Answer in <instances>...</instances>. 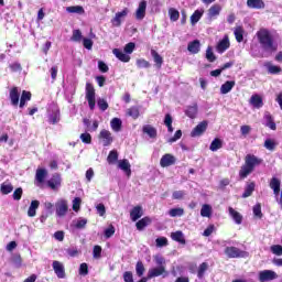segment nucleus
Listing matches in <instances>:
<instances>
[{
  "label": "nucleus",
  "mask_w": 282,
  "mask_h": 282,
  "mask_svg": "<svg viewBox=\"0 0 282 282\" xmlns=\"http://www.w3.org/2000/svg\"><path fill=\"white\" fill-rule=\"evenodd\" d=\"M257 39L264 52H276L278 46L272 39L270 31L262 29L257 32Z\"/></svg>",
  "instance_id": "obj_1"
},
{
  "label": "nucleus",
  "mask_w": 282,
  "mask_h": 282,
  "mask_svg": "<svg viewBox=\"0 0 282 282\" xmlns=\"http://www.w3.org/2000/svg\"><path fill=\"white\" fill-rule=\"evenodd\" d=\"M263 160L257 158L253 154H247L245 158V164L241 166L239 171V176L241 180H246L254 171V166H259Z\"/></svg>",
  "instance_id": "obj_2"
},
{
  "label": "nucleus",
  "mask_w": 282,
  "mask_h": 282,
  "mask_svg": "<svg viewBox=\"0 0 282 282\" xmlns=\"http://www.w3.org/2000/svg\"><path fill=\"white\" fill-rule=\"evenodd\" d=\"M86 100L88 102L89 109L94 111V109H96V89L91 83L86 84Z\"/></svg>",
  "instance_id": "obj_3"
},
{
  "label": "nucleus",
  "mask_w": 282,
  "mask_h": 282,
  "mask_svg": "<svg viewBox=\"0 0 282 282\" xmlns=\"http://www.w3.org/2000/svg\"><path fill=\"white\" fill-rule=\"evenodd\" d=\"M225 254L229 259H246V258H248V252L243 251L237 247H227L225 249Z\"/></svg>",
  "instance_id": "obj_4"
},
{
  "label": "nucleus",
  "mask_w": 282,
  "mask_h": 282,
  "mask_svg": "<svg viewBox=\"0 0 282 282\" xmlns=\"http://www.w3.org/2000/svg\"><path fill=\"white\" fill-rule=\"evenodd\" d=\"M98 139L102 147H111L113 143V134H111V131L106 129L99 132Z\"/></svg>",
  "instance_id": "obj_5"
},
{
  "label": "nucleus",
  "mask_w": 282,
  "mask_h": 282,
  "mask_svg": "<svg viewBox=\"0 0 282 282\" xmlns=\"http://www.w3.org/2000/svg\"><path fill=\"white\" fill-rule=\"evenodd\" d=\"M127 14H129V9L127 8L120 12H117L115 14V18L111 20V24L113 25V28H120V25H122V21L127 19Z\"/></svg>",
  "instance_id": "obj_6"
},
{
  "label": "nucleus",
  "mask_w": 282,
  "mask_h": 282,
  "mask_svg": "<svg viewBox=\"0 0 282 282\" xmlns=\"http://www.w3.org/2000/svg\"><path fill=\"white\" fill-rule=\"evenodd\" d=\"M221 14V4L215 3L207 10L208 21H215Z\"/></svg>",
  "instance_id": "obj_7"
},
{
  "label": "nucleus",
  "mask_w": 282,
  "mask_h": 282,
  "mask_svg": "<svg viewBox=\"0 0 282 282\" xmlns=\"http://www.w3.org/2000/svg\"><path fill=\"white\" fill-rule=\"evenodd\" d=\"M55 207H56L57 217H65L67 215V210L69 208L67 205V200L65 199L57 200L55 204Z\"/></svg>",
  "instance_id": "obj_8"
},
{
  "label": "nucleus",
  "mask_w": 282,
  "mask_h": 282,
  "mask_svg": "<svg viewBox=\"0 0 282 282\" xmlns=\"http://www.w3.org/2000/svg\"><path fill=\"white\" fill-rule=\"evenodd\" d=\"M276 272L272 270H263L259 272V281L260 282H268V281H274V279H278Z\"/></svg>",
  "instance_id": "obj_9"
},
{
  "label": "nucleus",
  "mask_w": 282,
  "mask_h": 282,
  "mask_svg": "<svg viewBox=\"0 0 282 282\" xmlns=\"http://www.w3.org/2000/svg\"><path fill=\"white\" fill-rule=\"evenodd\" d=\"M53 270L57 276V279H65V264L58 260H54L52 263Z\"/></svg>",
  "instance_id": "obj_10"
},
{
  "label": "nucleus",
  "mask_w": 282,
  "mask_h": 282,
  "mask_svg": "<svg viewBox=\"0 0 282 282\" xmlns=\"http://www.w3.org/2000/svg\"><path fill=\"white\" fill-rule=\"evenodd\" d=\"M206 129H208V122L202 121L193 129V131L191 132V137L199 138V135H203L206 132Z\"/></svg>",
  "instance_id": "obj_11"
},
{
  "label": "nucleus",
  "mask_w": 282,
  "mask_h": 282,
  "mask_svg": "<svg viewBox=\"0 0 282 282\" xmlns=\"http://www.w3.org/2000/svg\"><path fill=\"white\" fill-rule=\"evenodd\" d=\"M175 162H177V159H175V156L173 154H164L161 160H160V165L162 166V169H166L169 166H173V164H175Z\"/></svg>",
  "instance_id": "obj_12"
},
{
  "label": "nucleus",
  "mask_w": 282,
  "mask_h": 282,
  "mask_svg": "<svg viewBox=\"0 0 282 282\" xmlns=\"http://www.w3.org/2000/svg\"><path fill=\"white\" fill-rule=\"evenodd\" d=\"M61 120V111L56 106H53L51 110H48V122L51 124H56Z\"/></svg>",
  "instance_id": "obj_13"
},
{
  "label": "nucleus",
  "mask_w": 282,
  "mask_h": 282,
  "mask_svg": "<svg viewBox=\"0 0 282 282\" xmlns=\"http://www.w3.org/2000/svg\"><path fill=\"white\" fill-rule=\"evenodd\" d=\"M63 180L61 178L59 174H54L48 181H47V186H50V188L52 191H58V188H61V184H62Z\"/></svg>",
  "instance_id": "obj_14"
},
{
  "label": "nucleus",
  "mask_w": 282,
  "mask_h": 282,
  "mask_svg": "<svg viewBox=\"0 0 282 282\" xmlns=\"http://www.w3.org/2000/svg\"><path fill=\"white\" fill-rule=\"evenodd\" d=\"M144 17H147V1L142 0L139 3V7H138V9L135 11V19L138 21H142V19H144Z\"/></svg>",
  "instance_id": "obj_15"
},
{
  "label": "nucleus",
  "mask_w": 282,
  "mask_h": 282,
  "mask_svg": "<svg viewBox=\"0 0 282 282\" xmlns=\"http://www.w3.org/2000/svg\"><path fill=\"white\" fill-rule=\"evenodd\" d=\"M118 169L123 171V173H126L127 177H131V163H129V160H127V159L119 160Z\"/></svg>",
  "instance_id": "obj_16"
},
{
  "label": "nucleus",
  "mask_w": 282,
  "mask_h": 282,
  "mask_svg": "<svg viewBox=\"0 0 282 282\" xmlns=\"http://www.w3.org/2000/svg\"><path fill=\"white\" fill-rule=\"evenodd\" d=\"M20 97H21V94L19 93V88L18 87L11 88V90L9 93V98H10L11 105L13 107H18L19 106V98Z\"/></svg>",
  "instance_id": "obj_17"
},
{
  "label": "nucleus",
  "mask_w": 282,
  "mask_h": 282,
  "mask_svg": "<svg viewBox=\"0 0 282 282\" xmlns=\"http://www.w3.org/2000/svg\"><path fill=\"white\" fill-rule=\"evenodd\" d=\"M164 272H166V267H164V265L156 267V268L149 270L148 278L154 279L155 276H162V274H164Z\"/></svg>",
  "instance_id": "obj_18"
},
{
  "label": "nucleus",
  "mask_w": 282,
  "mask_h": 282,
  "mask_svg": "<svg viewBox=\"0 0 282 282\" xmlns=\"http://www.w3.org/2000/svg\"><path fill=\"white\" fill-rule=\"evenodd\" d=\"M112 54L116 56V58H118L119 61H121V63H129V61H131V56H129L128 54H126L120 48H115L112 50Z\"/></svg>",
  "instance_id": "obj_19"
},
{
  "label": "nucleus",
  "mask_w": 282,
  "mask_h": 282,
  "mask_svg": "<svg viewBox=\"0 0 282 282\" xmlns=\"http://www.w3.org/2000/svg\"><path fill=\"white\" fill-rule=\"evenodd\" d=\"M247 6L252 10H263L265 2H263V0H247Z\"/></svg>",
  "instance_id": "obj_20"
},
{
  "label": "nucleus",
  "mask_w": 282,
  "mask_h": 282,
  "mask_svg": "<svg viewBox=\"0 0 282 282\" xmlns=\"http://www.w3.org/2000/svg\"><path fill=\"white\" fill-rule=\"evenodd\" d=\"M249 104L251 107H254V109H261V107H263V99L259 95H252Z\"/></svg>",
  "instance_id": "obj_21"
},
{
  "label": "nucleus",
  "mask_w": 282,
  "mask_h": 282,
  "mask_svg": "<svg viewBox=\"0 0 282 282\" xmlns=\"http://www.w3.org/2000/svg\"><path fill=\"white\" fill-rule=\"evenodd\" d=\"M228 47H230V40H228V37H224L216 46V50L218 52V54H224V52H226V50H228Z\"/></svg>",
  "instance_id": "obj_22"
},
{
  "label": "nucleus",
  "mask_w": 282,
  "mask_h": 282,
  "mask_svg": "<svg viewBox=\"0 0 282 282\" xmlns=\"http://www.w3.org/2000/svg\"><path fill=\"white\" fill-rule=\"evenodd\" d=\"M200 47L202 44L199 43L198 40H194L193 42H189L187 45V50L188 52H191V54H199Z\"/></svg>",
  "instance_id": "obj_23"
},
{
  "label": "nucleus",
  "mask_w": 282,
  "mask_h": 282,
  "mask_svg": "<svg viewBox=\"0 0 282 282\" xmlns=\"http://www.w3.org/2000/svg\"><path fill=\"white\" fill-rule=\"evenodd\" d=\"M39 206H41V202L32 200L28 209V217H36V210H39Z\"/></svg>",
  "instance_id": "obj_24"
},
{
  "label": "nucleus",
  "mask_w": 282,
  "mask_h": 282,
  "mask_svg": "<svg viewBox=\"0 0 282 282\" xmlns=\"http://www.w3.org/2000/svg\"><path fill=\"white\" fill-rule=\"evenodd\" d=\"M110 127L115 133H119V131H122V120L120 118L111 119Z\"/></svg>",
  "instance_id": "obj_25"
},
{
  "label": "nucleus",
  "mask_w": 282,
  "mask_h": 282,
  "mask_svg": "<svg viewBox=\"0 0 282 282\" xmlns=\"http://www.w3.org/2000/svg\"><path fill=\"white\" fill-rule=\"evenodd\" d=\"M234 87H235V80H228L220 86V94L223 95L230 94Z\"/></svg>",
  "instance_id": "obj_26"
},
{
  "label": "nucleus",
  "mask_w": 282,
  "mask_h": 282,
  "mask_svg": "<svg viewBox=\"0 0 282 282\" xmlns=\"http://www.w3.org/2000/svg\"><path fill=\"white\" fill-rule=\"evenodd\" d=\"M143 212L141 206H135L131 212H130V218L132 221H138L140 217H142Z\"/></svg>",
  "instance_id": "obj_27"
},
{
  "label": "nucleus",
  "mask_w": 282,
  "mask_h": 282,
  "mask_svg": "<svg viewBox=\"0 0 282 282\" xmlns=\"http://www.w3.org/2000/svg\"><path fill=\"white\" fill-rule=\"evenodd\" d=\"M265 127H269L272 131H276V123H274V119L270 112L264 113Z\"/></svg>",
  "instance_id": "obj_28"
},
{
  "label": "nucleus",
  "mask_w": 282,
  "mask_h": 282,
  "mask_svg": "<svg viewBox=\"0 0 282 282\" xmlns=\"http://www.w3.org/2000/svg\"><path fill=\"white\" fill-rule=\"evenodd\" d=\"M45 177H47V170L37 169L35 173L36 182H39V184H43V182H45Z\"/></svg>",
  "instance_id": "obj_29"
},
{
  "label": "nucleus",
  "mask_w": 282,
  "mask_h": 282,
  "mask_svg": "<svg viewBox=\"0 0 282 282\" xmlns=\"http://www.w3.org/2000/svg\"><path fill=\"white\" fill-rule=\"evenodd\" d=\"M229 215L232 217L235 224L241 225V221H243V217L239 212L235 210V208L229 207Z\"/></svg>",
  "instance_id": "obj_30"
},
{
  "label": "nucleus",
  "mask_w": 282,
  "mask_h": 282,
  "mask_svg": "<svg viewBox=\"0 0 282 282\" xmlns=\"http://www.w3.org/2000/svg\"><path fill=\"white\" fill-rule=\"evenodd\" d=\"M32 100V93L28 90L22 91V96L20 98V109H23L25 107V102Z\"/></svg>",
  "instance_id": "obj_31"
},
{
  "label": "nucleus",
  "mask_w": 282,
  "mask_h": 282,
  "mask_svg": "<svg viewBox=\"0 0 282 282\" xmlns=\"http://www.w3.org/2000/svg\"><path fill=\"white\" fill-rule=\"evenodd\" d=\"M126 113L130 118H133V120H138V118H140V108H138L137 106H132L131 108H128L126 110Z\"/></svg>",
  "instance_id": "obj_32"
},
{
  "label": "nucleus",
  "mask_w": 282,
  "mask_h": 282,
  "mask_svg": "<svg viewBox=\"0 0 282 282\" xmlns=\"http://www.w3.org/2000/svg\"><path fill=\"white\" fill-rule=\"evenodd\" d=\"M264 67L267 68V72H268L269 74H272V75H276V74H279L280 72H282V69H281L280 66H276V65H274V64H272V63H270V62H267V63L264 64Z\"/></svg>",
  "instance_id": "obj_33"
},
{
  "label": "nucleus",
  "mask_w": 282,
  "mask_h": 282,
  "mask_svg": "<svg viewBox=\"0 0 282 282\" xmlns=\"http://www.w3.org/2000/svg\"><path fill=\"white\" fill-rule=\"evenodd\" d=\"M142 131L143 133H147L149 138H158V130L153 128V126H150V124L143 126Z\"/></svg>",
  "instance_id": "obj_34"
},
{
  "label": "nucleus",
  "mask_w": 282,
  "mask_h": 282,
  "mask_svg": "<svg viewBox=\"0 0 282 282\" xmlns=\"http://www.w3.org/2000/svg\"><path fill=\"white\" fill-rule=\"evenodd\" d=\"M173 241H177V243H182L183 246L186 243V239L184 238V232L175 231L171 234Z\"/></svg>",
  "instance_id": "obj_35"
},
{
  "label": "nucleus",
  "mask_w": 282,
  "mask_h": 282,
  "mask_svg": "<svg viewBox=\"0 0 282 282\" xmlns=\"http://www.w3.org/2000/svg\"><path fill=\"white\" fill-rule=\"evenodd\" d=\"M0 191L2 195H10V193L14 191V186H12V183L10 182H4L1 184Z\"/></svg>",
  "instance_id": "obj_36"
},
{
  "label": "nucleus",
  "mask_w": 282,
  "mask_h": 282,
  "mask_svg": "<svg viewBox=\"0 0 282 282\" xmlns=\"http://www.w3.org/2000/svg\"><path fill=\"white\" fill-rule=\"evenodd\" d=\"M185 115L192 120L197 118V104L187 107V109L185 110Z\"/></svg>",
  "instance_id": "obj_37"
},
{
  "label": "nucleus",
  "mask_w": 282,
  "mask_h": 282,
  "mask_svg": "<svg viewBox=\"0 0 282 282\" xmlns=\"http://www.w3.org/2000/svg\"><path fill=\"white\" fill-rule=\"evenodd\" d=\"M278 145L279 143L274 139H265L264 141V149H267V151H274Z\"/></svg>",
  "instance_id": "obj_38"
},
{
  "label": "nucleus",
  "mask_w": 282,
  "mask_h": 282,
  "mask_svg": "<svg viewBox=\"0 0 282 282\" xmlns=\"http://www.w3.org/2000/svg\"><path fill=\"white\" fill-rule=\"evenodd\" d=\"M66 12H68L69 14H84L85 9H83V7L80 6H73V7H67Z\"/></svg>",
  "instance_id": "obj_39"
},
{
  "label": "nucleus",
  "mask_w": 282,
  "mask_h": 282,
  "mask_svg": "<svg viewBox=\"0 0 282 282\" xmlns=\"http://www.w3.org/2000/svg\"><path fill=\"white\" fill-rule=\"evenodd\" d=\"M221 147H224V141H221V139H214L209 145V149L210 151L215 152V151H219Z\"/></svg>",
  "instance_id": "obj_40"
},
{
  "label": "nucleus",
  "mask_w": 282,
  "mask_h": 282,
  "mask_svg": "<svg viewBox=\"0 0 282 282\" xmlns=\"http://www.w3.org/2000/svg\"><path fill=\"white\" fill-rule=\"evenodd\" d=\"M204 17V10H196L191 17L192 25H195Z\"/></svg>",
  "instance_id": "obj_41"
},
{
  "label": "nucleus",
  "mask_w": 282,
  "mask_h": 282,
  "mask_svg": "<svg viewBox=\"0 0 282 282\" xmlns=\"http://www.w3.org/2000/svg\"><path fill=\"white\" fill-rule=\"evenodd\" d=\"M149 224H151V219L149 217H144L141 220L137 221V229L144 230V228H147Z\"/></svg>",
  "instance_id": "obj_42"
},
{
  "label": "nucleus",
  "mask_w": 282,
  "mask_h": 282,
  "mask_svg": "<svg viewBox=\"0 0 282 282\" xmlns=\"http://www.w3.org/2000/svg\"><path fill=\"white\" fill-rule=\"evenodd\" d=\"M200 215L202 217H210V215H213V207L208 204L203 205L200 209Z\"/></svg>",
  "instance_id": "obj_43"
},
{
  "label": "nucleus",
  "mask_w": 282,
  "mask_h": 282,
  "mask_svg": "<svg viewBox=\"0 0 282 282\" xmlns=\"http://www.w3.org/2000/svg\"><path fill=\"white\" fill-rule=\"evenodd\" d=\"M151 56L153 57L154 63H156L158 68L162 67L164 59L155 52V50L151 51Z\"/></svg>",
  "instance_id": "obj_44"
},
{
  "label": "nucleus",
  "mask_w": 282,
  "mask_h": 282,
  "mask_svg": "<svg viewBox=\"0 0 282 282\" xmlns=\"http://www.w3.org/2000/svg\"><path fill=\"white\" fill-rule=\"evenodd\" d=\"M254 183H249L246 188H245V193L242 194V197L246 199L247 197H250V195H252V193H254Z\"/></svg>",
  "instance_id": "obj_45"
},
{
  "label": "nucleus",
  "mask_w": 282,
  "mask_h": 282,
  "mask_svg": "<svg viewBox=\"0 0 282 282\" xmlns=\"http://www.w3.org/2000/svg\"><path fill=\"white\" fill-rule=\"evenodd\" d=\"M73 226L77 229H83L87 226V218H79L73 221Z\"/></svg>",
  "instance_id": "obj_46"
},
{
  "label": "nucleus",
  "mask_w": 282,
  "mask_h": 282,
  "mask_svg": "<svg viewBox=\"0 0 282 282\" xmlns=\"http://www.w3.org/2000/svg\"><path fill=\"white\" fill-rule=\"evenodd\" d=\"M107 162L109 164H116V162H118V151L116 150L110 151L107 158Z\"/></svg>",
  "instance_id": "obj_47"
},
{
  "label": "nucleus",
  "mask_w": 282,
  "mask_h": 282,
  "mask_svg": "<svg viewBox=\"0 0 282 282\" xmlns=\"http://www.w3.org/2000/svg\"><path fill=\"white\" fill-rule=\"evenodd\" d=\"M234 34L238 43H241V41H243V28L241 26L236 28L234 31Z\"/></svg>",
  "instance_id": "obj_48"
},
{
  "label": "nucleus",
  "mask_w": 282,
  "mask_h": 282,
  "mask_svg": "<svg viewBox=\"0 0 282 282\" xmlns=\"http://www.w3.org/2000/svg\"><path fill=\"white\" fill-rule=\"evenodd\" d=\"M170 217H182L184 215V208H172L169 210Z\"/></svg>",
  "instance_id": "obj_49"
},
{
  "label": "nucleus",
  "mask_w": 282,
  "mask_h": 282,
  "mask_svg": "<svg viewBox=\"0 0 282 282\" xmlns=\"http://www.w3.org/2000/svg\"><path fill=\"white\" fill-rule=\"evenodd\" d=\"M206 58L209 63H215V61H217V57L215 56L212 46H208L206 50Z\"/></svg>",
  "instance_id": "obj_50"
},
{
  "label": "nucleus",
  "mask_w": 282,
  "mask_h": 282,
  "mask_svg": "<svg viewBox=\"0 0 282 282\" xmlns=\"http://www.w3.org/2000/svg\"><path fill=\"white\" fill-rule=\"evenodd\" d=\"M206 270H208V263L203 262L198 268V273H197L198 279H204V274L206 273Z\"/></svg>",
  "instance_id": "obj_51"
},
{
  "label": "nucleus",
  "mask_w": 282,
  "mask_h": 282,
  "mask_svg": "<svg viewBox=\"0 0 282 282\" xmlns=\"http://www.w3.org/2000/svg\"><path fill=\"white\" fill-rule=\"evenodd\" d=\"M272 254L276 257H282V246L281 245H273L270 247Z\"/></svg>",
  "instance_id": "obj_52"
},
{
  "label": "nucleus",
  "mask_w": 282,
  "mask_h": 282,
  "mask_svg": "<svg viewBox=\"0 0 282 282\" xmlns=\"http://www.w3.org/2000/svg\"><path fill=\"white\" fill-rule=\"evenodd\" d=\"M70 39L75 43H79V41H82L83 39V33L80 32V30H74Z\"/></svg>",
  "instance_id": "obj_53"
},
{
  "label": "nucleus",
  "mask_w": 282,
  "mask_h": 282,
  "mask_svg": "<svg viewBox=\"0 0 282 282\" xmlns=\"http://www.w3.org/2000/svg\"><path fill=\"white\" fill-rule=\"evenodd\" d=\"M169 14H170V19L171 21H177L180 19V11H177L176 9H169Z\"/></svg>",
  "instance_id": "obj_54"
},
{
  "label": "nucleus",
  "mask_w": 282,
  "mask_h": 282,
  "mask_svg": "<svg viewBox=\"0 0 282 282\" xmlns=\"http://www.w3.org/2000/svg\"><path fill=\"white\" fill-rule=\"evenodd\" d=\"M137 66L140 69H147V68L151 67V64L147 59H138L137 61Z\"/></svg>",
  "instance_id": "obj_55"
},
{
  "label": "nucleus",
  "mask_w": 282,
  "mask_h": 282,
  "mask_svg": "<svg viewBox=\"0 0 282 282\" xmlns=\"http://www.w3.org/2000/svg\"><path fill=\"white\" fill-rule=\"evenodd\" d=\"M155 241L158 248H164V246H169V239H166L165 237L156 238Z\"/></svg>",
  "instance_id": "obj_56"
},
{
  "label": "nucleus",
  "mask_w": 282,
  "mask_h": 282,
  "mask_svg": "<svg viewBox=\"0 0 282 282\" xmlns=\"http://www.w3.org/2000/svg\"><path fill=\"white\" fill-rule=\"evenodd\" d=\"M253 215L254 217H258V219H261V217H263V213H261V204H257L253 206Z\"/></svg>",
  "instance_id": "obj_57"
},
{
  "label": "nucleus",
  "mask_w": 282,
  "mask_h": 282,
  "mask_svg": "<svg viewBox=\"0 0 282 282\" xmlns=\"http://www.w3.org/2000/svg\"><path fill=\"white\" fill-rule=\"evenodd\" d=\"M97 105L101 111H107L109 109V104L105 99H98Z\"/></svg>",
  "instance_id": "obj_58"
},
{
  "label": "nucleus",
  "mask_w": 282,
  "mask_h": 282,
  "mask_svg": "<svg viewBox=\"0 0 282 282\" xmlns=\"http://www.w3.org/2000/svg\"><path fill=\"white\" fill-rule=\"evenodd\" d=\"M79 274H82L83 276H87V274H89V267L87 265V263H82L79 265Z\"/></svg>",
  "instance_id": "obj_59"
},
{
  "label": "nucleus",
  "mask_w": 282,
  "mask_h": 282,
  "mask_svg": "<svg viewBox=\"0 0 282 282\" xmlns=\"http://www.w3.org/2000/svg\"><path fill=\"white\" fill-rule=\"evenodd\" d=\"M135 272L138 276H142L144 274V264L142 262H137Z\"/></svg>",
  "instance_id": "obj_60"
},
{
  "label": "nucleus",
  "mask_w": 282,
  "mask_h": 282,
  "mask_svg": "<svg viewBox=\"0 0 282 282\" xmlns=\"http://www.w3.org/2000/svg\"><path fill=\"white\" fill-rule=\"evenodd\" d=\"M186 195L185 191H175L172 194L173 199H184V196Z\"/></svg>",
  "instance_id": "obj_61"
},
{
  "label": "nucleus",
  "mask_w": 282,
  "mask_h": 282,
  "mask_svg": "<svg viewBox=\"0 0 282 282\" xmlns=\"http://www.w3.org/2000/svg\"><path fill=\"white\" fill-rule=\"evenodd\" d=\"M80 140L84 142V144H91V134L89 133H82Z\"/></svg>",
  "instance_id": "obj_62"
},
{
  "label": "nucleus",
  "mask_w": 282,
  "mask_h": 282,
  "mask_svg": "<svg viewBox=\"0 0 282 282\" xmlns=\"http://www.w3.org/2000/svg\"><path fill=\"white\" fill-rule=\"evenodd\" d=\"M22 196H23V188L19 187L13 192V199H15V202H19Z\"/></svg>",
  "instance_id": "obj_63"
},
{
  "label": "nucleus",
  "mask_w": 282,
  "mask_h": 282,
  "mask_svg": "<svg viewBox=\"0 0 282 282\" xmlns=\"http://www.w3.org/2000/svg\"><path fill=\"white\" fill-rule=\"evenodd\" d=\"M123 281L124 282H133V273H131V271H126L123 273Z\"/></svg>",
  "instance_id": "obj_64"
}]
</instances>
